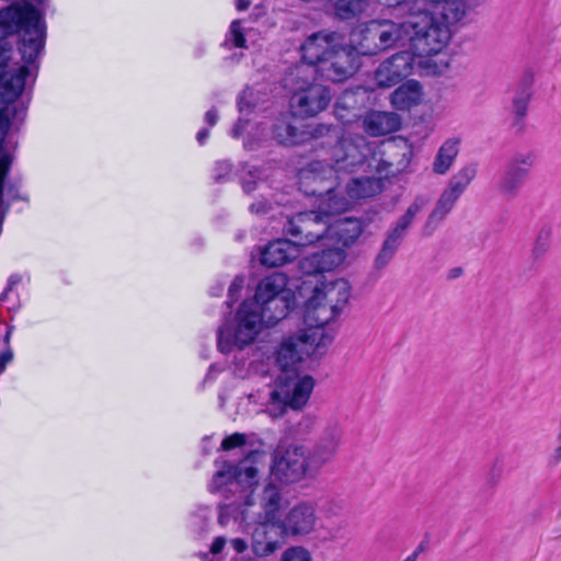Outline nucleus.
<instances>
[{
    "mask_svg": "<svg viewBox=\"0 0 561 561\" xmlns=\"http://www.w3.org/2000/svg\"><path fill=\"white\" fill-rule=\"evenodd\" d=\"M44 37L42 18L33 5H12L0 11V196L12 162L3 140L12 121L25 111L16 100L33 73L30 65L44 49Z\"/></svg>",
    "mask_w": 561,
    "mask_h": 561,
    "instance_id": "1",
    "label": "nucleus"
},
{
    "mask_svg": "<svg viewBox=\"0 0 561 561\" xmlns=\"http://www.w3.org/2000/svg\"><path fill=\"white\" fill-rule=\"evenodd\" d=\"M350 297L351 285L344 278L317 283L306 302L305 320L308 327L280 343L279 363L288 366L302 358L322 356L333 341V334L325 325L341 313Z\"/></svg>",
    "mask_w": 561,
    "mask_h": 561,
    "instance_id": "2",
    "label": "nucleus"
},
{
    "mask_svg": "<svg viewBox=\"0 0 561 561\" xmlns=\"http://www.w3.org/2000/svg\"><path fill=\"white\" fill-rule=\"evenodd\" d=\"M265 453L251 451L237 465L225 462L214 474L209 484L211 492L239 493V502L226 507L221 512L219 523L225 524V515H231L240 524L249 526L254 518L278 522V513L283 505V495L279 488L270 479L261 493V512H255L254 490L259 485L262 471L265 467Z\"/></svg>",
    "mask_w": 561,
    "mask_h": 561,
    "instance_id": "3",
    "label": "nucleus"
},
{
    "mask_svg": "<svg viewBox=\"0 0 561 561\" xmlns=\"http://www.w3.org/2000/svg\"><path fill=\"white\" fill-rule=\"evenodd\" d=\"M407 45L417 62L419 73L436 76L448 68V60L443 49L450 39V28L440 23L434 13L409 12L404 21Z\"/></svg>",
    "mask_w": 561,
    "mask_h": 561,
    "instance_id": "4",
    "label": "nucleus"
},
{
    "mask_svg": "<svg viewBox=\"0 0 561 561\" xmlns=\"http://www.w3.org/2000/svg\"><path fill=\"white\" fill-rule=\"evenodd\" d=\"M394 148L392 142L381 144L369 142L362 135L343 136L333 145L330 150V162L340 172H354L366 164L367 169L377 174L389 176L407 167L408 160L394 162L391 151Z\"/></svg>",
    "mask_w": 561,
    "mask_h": 561,
    "instance_id": "5",
    "label": "nucleus"
},
{
    "mask_svg": "<svg viewBox=\"0 0 561 561\" xmlns=\"http://www.w3.org/2000/svg\"><path fill=\"white\" fill-rule=\"evenodd\" d=\"M299 359L291 365L283 366L278 360V351L276 352V363L282 373L275 380L274 388L271 390L266 404V413L278 419L284 416L288 410L301 411L308 403L314 388V379L309 375H301L296 370V365L306 360Z\"/></svg>",
    "mask_w": 561,
    "mask_h": 561,
    "instance_id": "6",
    "label": "nucleus"
},
{
    "mask_svg": "<svg viewBox=\"0 0 561 561\" xmlns=\"http://www.w3.org/2000/svg\"><path fill=\"white\" fill-rule=\"evenodd\" d=\"M317 69L310 65H296L284 78V87L290 91L289 105L293 115L307 118L324 111L331 96L328 89L316 82Z\"/></svg>",
    "mask_w": 561,
    "mask_h": 561,
    "instance_id": "7",
    "label": "nucleus"
},
{
    "mask_svg": "<svg viewBox=\"0 0 561 561\" xmlns=\"http://www.w3.org/2000/svg\"><path fill=\"white\" fill-rule=\"evenodd\" d=\"M337 184L339 172L331 162L312 161L299 173L300 190L306 195L319 196L323 213H343L350 208L348 199L336 192Z\"/></svg>",
    "mask_w": 561,
    "mask_h": 561,
    "instance_id": "8",
    "label": "nucleus"
},
{
    "mask_svg": "<svg viewBox=\"0 0 561 561\" xmlns=\"http://www.w3.org/2000/svg\"><path fill=\"white\" fill-rule=\"evenodd\" d=\"M407 32L404 21L373 20L353 34V43L358 54L374 56L394 47L405 46Z\"/></svg>",
    "mask_w": 561,
    "mask_h": 561,
    "instance_id": "9",
    "label": "nucleus"
},
{
    "mask_svg": "<svg viewBox=\"0 0 561 561\" xmlns=\"http://www.w3.org/2000/svg\"><path fill=\"white\" fill-rule=\"evenodd\" d=\"M289 296L286 275L273 273L259 283L254 298L245 301L255 305L254 309L265 327H272L287 316Z\"/></svg>",
    "mask_w": 561,
    "mask_h": 561,
    "instance_id": "10",
    "label": "nucleus"
},
{
    "mask_svg": "<svg viewBox=\"0 0 561 561\" xmlns=\"http://www.w3.org/2000/svg\"><path fill=\"white\" fill-rule=\"evenodd\" d=\"M255 305L243 301L239 307L234 322L225 324L218 330V348L221 353H230L234 348L243 350L254 343L264 329Z\"/></svg>",
    "mask_w": 561,
    "mask_h": 561,
    "instance_id": "11",
    "label": "nucleus"
},
{
    "mask_svg": "<svg viewBox=\"0 0 561 561\" xmlns=\"http://www.w3.org/2000/svg\"><path fill=\"white\" fill-rule=\"evenodd\" d=\"M478 174V164L469 162L457 170L448 180L446 187L439 195L434 209L430 214L426 228L434 229L454 209L458 199L471 185Z\"/></svg>",
    "mask_w": 561,
    "mask_h": 561,
    "instance_id": "12",
    "label": "nucleus"
},
{
    "mask_svg": "<svg viewBox=\"0 0 561 561\" xmlns=\"http://www.w3.org/2000/svg\"><path fill=\"white\" fill-rule=\"evenodd\" d=\"M335 214L323 213L319 205L318 211L299 213L289 219L285 231L301 250L302 247L327 239L330 217Z\"/></svg>",
    "mask_w": 561,
    "mask_h": 561,
    "instance_id": "13",
    "label": "nucleus"
},
{
    "mask_svg": "<svg viewBox=\"0 0 561 561\" xmlns=\"http://www.w3.org/2000/svg\"><path fill=\"white\" fill-rule=\"evenodd\" d=\"M314 471L304 446H289L273 457L270 466V479L283 484L297 483L309 472Z\"/></svg>",
    "mask_w": 561,
    "mask_h": 561,
    "instance_id": "14",
    "label": "nucleus"
},
{
    "mask_svg": "<svg viewBox=\"0 0 561 561\" xmlns=\"http://www.w3.org/2000/svg\"><path fill=\"white\" fill-rule=\"evenodd\" d=\"M417 72V62L410 51L403 50L385 59L373 75L375 88L390 89L412 73Z\"/></svg>",
    "mask_w": 561,
    "mask_h": 561,
    "instance_id": "15",
    "label": "nucleus"
},
{
    "mask_svg": "<svg viewBox=\"0 0 561 561\" xmlns=\"http://www.w3.org/2000/svg\"><path fill=\"white\" fill-rule=\"evenodd\" d=\"M242 525L245 531L254 525L251 548L255 556L267 557L282 547L284 530L279 522L254 518L249 526Z\"/></svg>",
    "mask_w": 561,
    "mask_h": 561,
    "instance_id": "16",
    "label": "nucleus"
},
{
    "mask_svg": "<svg viewBox=\"0 0 561 561\" xmlns=\"http://www.w3.org/2000/svg\"><path fill=\"white\" fill-rule=\"evenodd\" d=\"M357 55L355 47L343 46L340 42L330 56L322 60L318 73L330 81H343L357 70Z\"/></svg>",
    "mask_w": 561,
    "mask_h": 561,
    "instance_id": "17",
    "label": "nucleus"
},
{
    "mask_svg": "<svg viewBox=\"0 0 561 561\" xmlns=\"http://www.w3.org/2000/svg\"><path fill=\"white\" fill-rule=\"evenodd\" d=\"M341 37L337 33L319 32L310 35L301 46L302 62L300 65L313 66L317 71L331 51L337 47Z\"/></svg>",
    "mask_w": 561,
    "mask_h": 561,
    "instance_id": "18",
    "label": "nucleus"
},
{
    "mask_svg": "<svg viewBox=\"0 0 561 561\" xmlns=\"http://www.w3.org/2000/svg\"><path fill=\"white\" fill-rule=\"evenodd\" d=\"M317 522L316 506L310 502H301L290 508L280 525L284 533L306 536L314 530Z\"/></svg>",
    "mask_w": 561,
    "mask_h": 561,
    "instance_id": "19",
    "label": "nucleus"
},
{
    "mask_svg": "<svg viewBox=\"0 0 561 561\" xmlns=\"http://www.w3.org/2000/svg\"><path fill=\"white\" fill-rule=\"evenodd\" d=\"M342 432L337 427L327 428L320 440L311 448H307L309 462L314 471L331 462L341 445Z\"/></svg>",
    "mask_w": 561,
    "mask_h": 561,
    "instance_id": "20",
    "label": "nucleus"
},
{
    "mask_svg": "<svg viewBox=\"0 0 561 561\" xmlns=\"http://www.w3.org/2000/svg\"><path fill=\"white\" fill-rule=\"evenodd\" d=\"M345 257V250L334 245L304 257L299 262V267L307 275L329 272L340 266Z\"/></svg>",
    "mask_w": 561,
    "mask_h": 561,
    "instance_id": "21",
    "label": "nucleus"
},
{
    "mask_svg": "<svg viewBox=\"0 0 561 561\" xmlns=\"http://www.w3.org/2000/svg\"><path fill=\"white\" fill-rule=\"evenodd\" d=\"M300 251L293 239H277L264 248L260 260L263 265L275 267L296 259Z\"/></svg>",
    "mask_w": 561,
    "mask_h": 561,
    "instance_id": "22",
    "label": "nucleus"
},
{
    "mask_svg": "<svg viewBox=\"0 0 561 561\" xmlns=\"http://www.w3.org/2000/svg\"><path fill=\"white\" fill-rule=\"evenodd\" d=\"M400 126L401 118L393 112L370 111L363 118L364 130L373 137L394 133Z\"/></svg>",
    "mask_w": 561,
    "mask_h": 561,
    "instance_id": "23",
    "label": "nucleus"
},
{
    "mask_svg": "<svg viewBox=\"0 0 561 561\" xmlns=\"http://www.w3.org/2000/svg\"><path fill=\"white\" fill-rule=\"evenodd\" d=\"M363 229L364 226L360 220L356 218H345L334 225L329 224L327 239H335V247H340L342 249L350 248L363 233Z\"/></svg>",
    "mask_w": 561,
    "mask_h": 561,
    "instance_id": "24",
    "label": "nucleus"
},
{
    "mask_svg": "<svg viewBox=\"0 0 561 561\" xmlns=\"http://www.w3.org/2000/svg\"><path fill=\"white\" fill-rule=\"evenodd\" d=\"M422 84L416 80H408L390 94V104L398 111H410L423 102Z\"/></svg>",
    "mask_w": 561,
    "mask_h": 561,
    "instance_id": "25",
    "label": "nucleus"
},
{
    "mask_svg": "<svg viewBox=\"0 0 561 561\" xmlns=\"http://www.w3.org/2000/svg\"><path fill=\"white\" fill-rule=\"evenodd\" d=\"M382 176L379 174L378 178L363 176L352 179L347 184V197H345L348 199L350 206L355 199L369 198L380 194L385 188Z\"/></svg>",
    "mask_w": 561,
    "mask_h": 561,
    "instance_id": "26",
    "label": "nucleus"
},
{
    "mask_svg": "<svg viewBox=\"0 0 561 561\" xmlns=\"http://www.w3.org/2000/svg\"><path fill=\"white\" fill-rule=\"evenodd\" d=\"M459 147L460 139L457 137H450L442 144L432 163L434 174L444 175L450 170L459 154Z\"/></svg>",
    "mask_w": 561,
    "mask_h": 561,
    "instance_id": "27",
    "label": "nucleus"
},
{
    "mask_svg": "<svg viewBox=\"0 0 561 561\" xmlns=\"http://www.w3.org/2000/svg\"><path fill=\"white\" fill-rule=\"evenodd\" d=\"M302 133L305 134L306 141L309 139L319 141L322 148L330 147V149L340 139L342 134L339 127L324 124L309 126L308 130Z\"/></svg>",
    "mask_w": 561,
    "mask_h": 561,
    "instance_id": "28",
    "label": "nucleus"
},
{
    "mask_svg": "<svg viewBox=\"0 0 561 561\" xmlns=\"http://www.w3.org/2000/svg\"><path fill=\"white\" fill-rule=\"evenodd\" d=\"M437 9L438 12H434V15L440 16L439 22L446 23L447 27L459 22L466 14V5L462 0H446Z\"/></svg>",
    "mask_w": 561,
    "mask_h": 561,
    "instance_id": "29",
    "label": "nucleus"
},
{
    "mask_svg": "<svg viewBox=\"0 0 561 561\" xmlns=\"http://www.w3.org/2000/svg\"><path fill=\"white\" fill-rule=\"evenodd\" d=\"M274 138L285 146H294L306 141L305 134L290 125L286 119H279L273 129Z\"/></svg>",
    "mask_w": 561,
    "mask_h": 561,
    "instance_id": "30",
    "label": "nucleus"
},
{
    "mask_svg": "<svg viewBox=\"0 0 561 561\" xmlns=\"http://www.w3.org/2000/svg\"><path fill=\"white\" fill-rule=\"evenodd\" d=\"M530 98L531 91L528 83H523L516 89L512 100V112L517 124L526 116Z\"/></svg>",
    "mask_w": 561,
    "mask_h": 561,
    "instance_id": "31",
    "label": "nucleus"
},
{
    "mask_svg": "<svg viewBox=\"0 0 561 561\" xmlns=\"http://www.w3.org/2000/svg\"><path fill=\"white\" fill-rule=\"evenodd\" d=\"M535 162L536 156L534 152H517L507 162L506 169L526 180Z\"/></svg>",
    "mask_w": 561,
    "mask_h": 561,
    "instance_id": "32",
    "label": "nucleus"
},
{
    "mask_svg": "<svg viewBox=\"0 0 561 561\" xmlns=\"http://www.w3.org/2000/svg\"><path fill=\"white\" fill-rule=\"evenodd\" d=\"M524 182V178L505 168V171L497 183V188L502 195L513 197L517 195Z\"/></svg>",
    "mask_w": 561,
    "mask_h": 561,
    "instance_id": "33",
    "label": "nucleus"
},
{
    "mask_svg": "<svg viewBox=\"0 0 561 561\" xmlns=\"http://www.w3.org/2000/svg\"><path fill=\"white\" fill-rule=\"evenodd\" d=\"M241 185L250 194L265 185L263 172L254 167H244L241 173Z\"/></svg>",
    "mask_w": 561,
    "mask_h": 561,
    "instance_id": "34",
    "label": "nucleus"
},
{
    "mask_svg": "<svg viewBox=\"0 0 561 561\" xmlns=\"http://www.w3.org/2000/svg\"><path fill=\"white\" fill-rule=\"evenodd\" d=\"M430 199L426 196L419 195L416 196L413 202L409 205L407 211L399 217V219L396 221L397 225L400 227H403L404 229L409 230V228L412 226L416 215L423 210L426 205L428 204Z\"/></svg>",
    "mask_w": 561,
    "mask_h": 561,
    "instance_id": "35",
    "label": "nucleus"
},
{
    "mask_svg": "<svg viewBox=\"0 0 561 561\" xmlns=\"http://www.w3.org/2000/svg\"><path fill=\"white\" fill-rule=\"evenodd\" d=\"M360 89L357 90H346L342 93V95L339 98L335 104V114L336 116L345 122H351V117H347L345 114H343V111L346 110H353L356 107L357 104V96L359 94Z\"/></svg>",
    "mask_w": 561,
    "mask_h": 561,
    "instance_id": "36",
    "label": "nucleus"
},
{
    "mask_svg": "<svg viewBox=\"0 0 561 561\" xmlns=\"http://www.w3.org/2000/svg\"><path fill=\"white\" fill-rule=\"evenodd\" d=\"M335 7L341 19H348L363 12L367 7V0H337Z\"/></svg>",
    "mask_w": 561,
    "mask_h": 561,
    "instance_id": "37",
    "label": "nucleus"
},
{
    "mask_svg": "<svg viewBox=\"0 0 561 561\" xmlns=\"http://www.w3.org/2000/svg\"><path fill=\"white\" fill-rule=\"evenodd\" d=\"M398 249V245L383 240L382 245L374 261L375 267L377 270L385 268L392 261Z\"/></svg>",
    "mask_w": 561,
    "mask_h": 561,
    "instance_id": "38",
    "label": "nucleus"
},
{
    "mask_svg": "<svg viewBox=\"0 0 561 561\" xmlns=\"http://www.w3.org/2000/svg\"><path fill=\"white\" fill-rule=\"evenodd\" d=\"M249 125H250L249 121H245V119H243V117H240L238 123L233 126V128L231 130V136L234 138H239L244 133H247L249 137L253 136L254 138H257V139H261L265 136L261 126L256 125L255 131L252 134V130L251 131L248 130ZM252 128H254V126H252Z\"/></svg>",
    "mask_w": 561,
    "mask_h": 561,
    "instance_id": "39",
    "label": "nucleus"
},
{
    "mask_svg": "<svg viewBox=\"0 0 561 561\" xmlns=\"http://www.w3.org/2000/svg\"><path fill=\"white\" fill-rule=\"evenodd\" d=\"M226 43H231L234 47L239 48L245 47V37L242 32L240 21L237 20L230 24Z\"/></svg>",
    "mask_w": 561,
    "mask_h": 561,
    "instance_id": "40",
    "label": "nucleus"
},
{
    "mask_svg": "<svg viewBox=\"0 0 561 561\" xmlns=\"http://www.w3.org/2000/svg\"><path fill=\"white\" fill-rule=\"evenodd\" d=\"M280 561H312V557L306 548L298 546L286 549Z\"/></svg>",
    "mask_w": 561,
    "mask_h": 561,
    "instance_id": "41",
    "label": "nucleus"
},
{
    "mask_svg": "<svg viewBox=\"0 0 561 561\" xmlns=\"http://www.w3.org/2000/svg\"><path fill=\"white\" fill-rule=\"evenodd\" d=\"M549 237H550V232L549 231H541L534 244V248H533V255L536 257V259H540L542 257L548 249H549Z\"/></svg>",
    "mask_w": 561,
    "mask_h": 561,
    "instance_id": "42",
    "label": "nucleus"
},
{
    "mask_svg": "<svg viewBox=\"0 0 561 561\" xmlns=\"http://www.w3.org/2000/svg\"><path fill=\"white\" fill-rule=\"evenodd\" d=\"M247 444V435L242 433H233L225 437L221 442L222 450H231L238 447H242Z\"/></svg>",
    "mask_w": 561,
    "mask_h": 561,
    "instance_id": "43",
    "label": "nucleus"
},
{
    "mask_svg": "<svg viewBox=\"0 0 561 561\" xmlns=\"http://www.w3.org/2000/svg\"><path fill=\"white\" fill-rule=\"evenodd\" d=\"M244 277L236 276L228 289L229 304L234 302L241 296L244 286Z\"/></svg>",
    "mask_w": 561,
    "mask_h": 561,
    "instance_id": "44",
    "label": "nucleus"
},
{
    "mask_svg": "<svg viewBox=\"0 0 561 561\" xmlns=\"http://www.w3.org/2000/svg\"><path fill=\"white\" fill-rule=\"evenodd\" d=\"M408 230L399 225L394 224V226L387 232L386 239L387 241L400 247L403 241Z\"/></svg>",
    "mask_w": 561,
    "mask_h": 561,
    "instance_id": "45",
    "label": "nucleus"
},
{
    "mask_svg": "<svg viewBox=\"0 0 561 561\" xmlns=\"http://www.w3.org/2000/svg\"><path fill=\"white\" fill-rule=\"evenodd\" d=\"M231 164L227 161L217 162L214 169V176L216 181H222L229 178L231 173Z\"/></svg>",
    "mask_w": 561,
    "mask_h": 561,
    "instance_id": "46",
    "label": "nucleus"
},
{
    "mask_svg": "<svg viewBox=\"0 0 561 561\" xmlns=\"http://www.w3.org/2000/svg\"><path fill=\"white\" fill-rule=\"evenodd\" d=\"M252 214L264 215L267 214L272 209V203L267 199H257L249 207Z\"/></svg>",
    "mask_w": 561,
    "mask_h": 561,
    "instance_id": "47",
    "label": "nucleus"
},
{
    "mask_svg": "<svg viewBox=\"0 0 561 561\" xmlns=\"http://www.w3.org/2000/svg\"><path fill=\"white\" fill-rule=\"evenodd\" d=\"M21 283V276L20 275H11L8 279V284L3 293L0 295V301H5L8 299L9 293H11L16 285Z\"/></svg>",
    "mask_w": 561,
    "mask_h": 561,
    "instance_id": "48",
    "label": "nucleus"
},
{
    "mask_svg": "<svg viewBox=\"0 0 561 561\" xmlns=\"http://www.w3.org/2000/svg\"><path fill=\"white\" fill-rule=\"evenodd\" d=\"M252 92L250 90H244L243 93L239 96L238 106L239 112L243 115L244 112H249L252 107L251 103L247 100L248 96H251Z\"/></svg>",
    "mask_w": 561,
    "mask_h": 561,
    "instance_id": "49",
    "label": "nucleus"
},
{
    "mask_svg": "<svg viewBox=\"0 0 561 561\" xmlns=\"http://www.w3.org/2000/svg\"><path fill=\"white\" fill-rule=\"evenodd\" d=\"M226 542L227 541H226L225 537H217L210 547L211 554L217 556L218 553H220L222 551V549L225 548Z\"/></svg>",
    "mask_w": 561,
    "mask_h": 561,
    "instance_id": "50",
    "label": "nucleus"
},
{
    "mask_svg": "<svg viewBox=\"0 0 561 561\" xmlns=\"http://www.w3.org/2000/svg\"><path fill=\"white\" fill-rule=\"evenodd\" d=\"M379 1L383 2L388 7H402V9L409 13L408 2L410 0H379Z\"/></svg>",
    "mask_w": 561,
    "mask_h": 561,
    "instance_id": "51",
    "label": "nucleus"
},
{
    "mask_svg": "<svg viewBox=\"0 0 561 561\" xmlns=\"http://www.w3.org/2000/svg\"><path fill=\"white\" fill-rule=\"evenodd\" d=\"M232 548L236 550V552L238 553H242L247 550L248 548V543L245 540L243 539H240V538H234L230 541Z\"/></svg>",
    "mask_w": 561,
    "mask_h": 561,
    "instance_id": "52",
    "label": "nucleus"
},
{
    "mask_svg": "<svg viewBox=\"0 0 561 561\" xmlns=\"http://www.w3.org/2000/svg\"><path fill=\"white\" fill-rule=\"evenodd\" d=\"M205 121L209 126L216 125V123L218 122L217 111L215 108L207 111L205 114Z\"/></svg>",
    "mask_w": 561,
    "mask_h": 561,
    "instance_id": "53",
    "label": "nucleus"
},
{
    "mask_svg": "<svg viewBox=\"0 0 561 561\" xmlns=\"http://www.w3.org/2000/svg\"><path fill=\"white\" fill-rule=\"evenodd\" d=\"M12 357H13V354H12L11 350H8V351H4L3 353H1V355H0V360H1L0 374H2L7 364L12 360Z\"/></svg>",
    "mask_w": 561,
    "mask_h": 561,
    "instance_id": "54",
    "label": "nucleus"
},
{
    "mask_svg": "<svg viewBox=\"0 0 561 561\" xmlns=\"http://www.w3.org/2000/svg\"><path fill=\"white\" fill-rule=\"evenodd\" d=\"M342 511V506L340 504H335L333 502H328L325 506V512L328 514L337 515Z\"/></svg>",
    "mask_w": 561,
    "mask_h": 561,
    "instance_id": "55",
    "label": "nucleus"
},
{
    "mask_svg": "<svg viewBox=\"0 0 561 561\" xmlns=\"http://www.w3.org/2000/svg\"><path fill=\"white\" fill-rule=\"evenodd\" d=\"M209 136V131L208 129L204 128V129H201L197 135H196V139L197 141L201 144V145H204L206 139L208 138Z\"/></svg>",
    "mask_w": 561,
    "mask_h": 561,
    "instance_id": "56",
    "label": "nucleus"
},
{
    "mask_svg": "<svg viewBox=\"0 0 561 561\" xmlns=\"http://www.w3.org/2000/svg\"><path fill=\"white\" fill-rule=\"evenodd\" d=\"M7 194L11 199L20 198V195L18 194L16 187L14 185L7 186Z\"/></svg>",
    "mask_w": 561,
    "mask_h": 561,
    "instance_id": "57",
    "label": "nucleus"
},
{
    "mask_svg": "<svg viewBox=\"0 0 561 561\" xmlns=\"http://www.w3.org/2000/svg\"><path fill=\"white\" fill-rule=\"evenodd\" d=\"M250 3H251L250 0H236L237 9L240 11L247 10L249 8Z\"/></svg>",
    "mask_w": 561,
    "mask_h": 561,
    "instance_id": "58",
    "label": "nucleus"
},
{
    "mask_svg": "<svg viewBox=\"0 0 561 561\" xmlns=\"http://www.w3.org/2000/svg\"><path fill=\"white\" fill-rule=\"evenodd\" d=\"M419 557V551H414L412 554L407 557L403 561H416Z\"/></svg>",
    "mask_w": 561,
    "mask_h": 561,
    "instance_id": "59",
    "label": "nucleus"
},
{
    "mask_svg": "<svg viewBox=\"0 0 561 561\" xmlns=\"http://www.w3.org/2000/svg\"><path fill=\"white\" fill-rule=\"evenodd\" d=\"M11 333H12V330H11V328H9L5 333V337H4L5 343H9Z\"/></svg>",
    "mask_w": 561,
    "mask_h": 561,
    "instance_id": "60",
    "label": "nucleus"
},
{
    "mask_svg": "<svg viewBox=\"0 0 561 561\" xmlns=\"http://www.w3.org/2000/svg\"><path fill=\"white\" fill-rule=\"evenodd\" d=\"M244 146H245V147H249V146H250V145H249V140H247V141H245Z\"/></svg>",
    "mask_w": 561,
    "mask_h": 561,
    "instance_id": "61",
    "label": "nucleus"
}]
</instances>
